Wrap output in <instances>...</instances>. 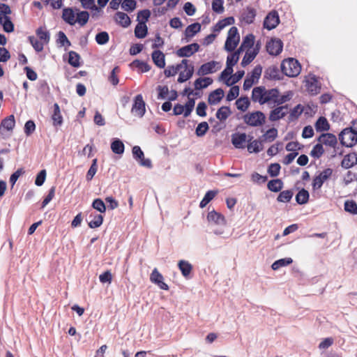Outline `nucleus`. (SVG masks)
<instances>
[{
  "mask_svg": "<svg viewBox=\"0 0 357 357\" xmlns=\"http://www.w3.org/2000/svg\"><path fill=\"white\" fill-rule=\"evenodd\" d=\"M279 90L276 88L266 89L264 86H256L252 89L251 99L254 102L262 105H270L278 96Z\"/></svg>",
  "mask_w": 357,
  "mask_h": 357,
  "instance_id": "f257e3e1",
  "label": "nucleus"
},
{
  "mask_svg": "<svg viewBox=\"0 0 357 357\" xmlns=\"http://www.w3.org/2000/svg\"><path fill=\"white\" fill-rule=\"evenodd\" d=\"M207 220L212 232L223 238H227L229 236L225 231L226 221L225 217L220 213L212 210L207 215Z\"/></svg>",
  "mask_w": 357,
  "mask_h": 357,
  "instance_id": "f03ea898",
  "label": "nucleus"
},
{
  "mask_svg": "<svg viewBox=\"0 0 357 357\" xmlns=\"http://www.w3.org/2000/svg\"><path fill=\"white\" fill-rule=\"evenodd\" d=\"M301 67L298 61L294 58L283 60L281 63L282 73L286 76L294 77L301 73Z\"/></svg>",
  "mask_w": 357,
  "mask_h": 357,
  "instance_id": "7ed1b4c3",
  "label": "nucleus"
},
{
  "mask_svg": "<svg viewBox=\"0 0 357 357\" xmlns=\"http://www.w3.org/2000/svg\"><path fill=\"white\" fill-rule=\"evenodd\" d=\"M356 128H347L344 129L339 135L340 143L347 147H351L357 143V131Z\"/></svg>",
  "mask_w": 357,
  "mask_h": 357,
  "instance_id": "20e7f679",
  "label": "nucleus"
},
{
  "mask_svg": "<svg viewBox=\"0 0 357 357\" xmlns=\"http://www.w3.org/2000/svg\"><path fill=\"white\" fill-rule=\"evenodd\" d=\"M243 121L252 127H259L263 126L266 122V116L261 111L248 112L243 115Z\"/></svg>",
  "mask_w": 357,
  "mask_h": 357,
  "instance_id": "39448f33",
  "label": "nucleus"
},
{
  "mask_svg": "<svg viewBox=\"0 0 357 357\" xmlns=\"http://www.w3.org/2000/svg\"><path fill=\"white\" fill-rule=\"evenodd\" d=\"M240 37L238 33V29L236 26H232L228 31L227 38L225 44V49L227 52H232L236 47L239 43Z\"/></svg>",
  "mask_w": 357,
  "mask_h": 357,
  "instance_id": "423d86ee",
  "label": "nucleus"
},
{
  "mask_svg": "<svg viewBox=\"0 0 357 357\" xmlns=\"http://www.w3.org/2000/svg\"><path fill=\"white\" fill-rule=\"evenodd\" d=\"M133 158L137 160L139 165L151 169L153 167L152 162L149 158H145L144 154L139 146H133L132 149Z\"/></svg>",
  "mask_w": 357,
  "mask_h": 357,
  "instance_id": "0eeeda50",
  "label": "nucleus"
},
{
  "mask_svg": "<svg viewBox=\"0 0 357 357\" xmlns=\"http://www.w3.org/2000/svg\"><path fill=\"white\" fill-rule=\"evenodd\" d=\"M145 112V102L143 100L142 96L141 94H138L135 98L131 112L135 116L142 117L144 115Z\"/></svg>",
  "mask_w": 357,
  "mask_h": 357,
  "instance_id": "6e6552de",
  "label": "nucleus"
},
{
  "mask_svg": "<svg viewBox=\"0 0 357 357\" xmlns=\"http://www.w3.org/2000/svg\"><path fill=\"white\" fill-rule=\"evenodd\" d=\"M266 47L269 54L277 56L282 51L283 43L280 39L271 38L266 43Z\"/></svg>",
  "mask_w": 357,
  "mask_h": 357,
  "instance_id": "1a4fd4ad",
  "label": "nucleus"
},
{
  "mask_svg": "<svg viewBox=\"0 0 357 357\" xmlns=\"http://www.w3.org/2000/svg\"><path fill=\"white\" fill-rule=\"evenodd\" d=\"M333 170L327 168L323 170L320 174L315 176L312 181V188L314 190H318L321 188L323 183L332 175Z\"/></svg>",
  "mask_w": 357,
  "mask_h": 357,
  "instance_id": "9d476101",
  "label": "nucleus"
},
{
  "mask_svg": "<svg viewBox=\"0 0 357 357\" xmlns=\"http://www.w3.org/2000/svg\"><path fill=\"white\" fill-rule=\"evenodd\" d=\"M199 50V45L194 43L178 49L176 54L179 57H190Z\"/></svg>",
  "mask_w": 357,
  "mask_h": 357,
  "instance_id": "9b49d317",
  "label": "nucleus"
},
{
  "mask_svg": "<svg viewBox=\"0 0 357 357\" xmlns=\"http://www.w3.org/2000/svg\"><path fill=\"white\" fill-rule=\"evenodd\" d=\"M219 63L215 61H209L202 64L198 69L197 74L199 76H204L208 74L215 73L220 68Z\"/></svg>",
  "mask_w": 357,
  "mask_h": 357,
  "instance_id": "f8f14e48",
  "label": "nucleus"
},
{
  "mask_svg": "<svg viewBox=\"0 0 357 357\" xmlns=\"http://www.w3.org/2000/svg\"><path fill=\"white\" fill-rule=\"evenodd\" d=\"M288 105H279L272 109L269 114V120L271 121H276L283 119L288 113Z\"/></svg>",
  "mask_w": 357,
  "mask_h": 357,
  "instance_id": "ddd939ff",
  "label": "nucleus"
},
{
  "mask_svg": "<svg viewBox=\"0 0 357 357\" xmlns=\"http://www.w3.org/2000/svg\"><path fill=\"white\" fill-rule=\"evenodd\" d=\"M280 22V19L278 13L275 11L271 12L265 17L264 21V27L268 30L275 29Z\"/></svg>",
  "mask_w": 357,
  "mask_h": 357,
  "instance_id": "4468645a",
  "label": "nucleus"
},
{
  "mask_svg": "<svg viewBox=\"0 0 357 357\" xmlns=\"http://www.w3.org/2000/svg\"><path fill=\"white\" fill-rule=\"evenodd\" d=\"M305 86L311 95H317L320 92L321 84L315 76L310 77L306 80Z\"/></svg>",
  "mask_w": 357,
  "mask_h": 357,
  "instance_id": "2eb2a0df",
  "label": "nucleus"
},
{
  "mask_svg": "<svg viewBox=\"0 0 357 357\" xmlns=\"http://www.w3.org/2000/svg\"><path fill=\"white\" fill-rule=\"evenodd\" d=\"M282 73L277 66H271L264 72V78L269 80H280L282 78Z\"/></svg>",
  "mask_w": 357,
  "mask_h": 357,
  "instance_id": "dca6fc26",
  "label": "nucleus"
},
{
  "mask_svg": "<svg viewBox=\"0 0 357 357\" xmlns=\"http://www.w3.org/2000/svg\"><path fill=\"white\" fill-rule=\"evenodd\" d=\"M150 280L153 283L156 284L161 289H164V290L169 289L168 285L165 282H163L162 275L158 272V271L156 268H155L153 270V271L150 275Z\"/></svg>",
  "mask_w": 357,
  "mask_h": 357,
  "instance_id": "f3484780",
  "label": "nucleus"
},
{
  "mask_svg": "<svg viewBox=\"0 0 357 357\" xmlns=\"http://www.w3.org/2000/svg\"><path fill=\"white\" fill-rule=\"evenodd\" d=\"M200 30L201 24L198 22H195L188 26L184 32L186 42H189L190 38L199 33Z\"/></svg>",
  "mask_w": 357,
  "mask_h": 357,
  "instance_id": "a211bd4d",
  "label": "nucleus"
},
{
  "mask_svg": "<svg viewBox=\"0 0 357 357\" xmlns=\"http://www.w3.org/2000/svg\"><path fill=\"white\" fill-rule=\"evenodd\" d=\"M318 141L331 147H335L337 142L335 135L331 133L321 134L318 138Z\"/></svg>",
  "mask_w": 357,
  "mask_h": 357,
  "instance_id": "6ab92c4d",
  "label": "nucleus"
},
{
  "mask_svg": "<svg viewBox=\"0 0 357 357\" xmlns=\"http://www.w3.org/2000/svg\"><path fill=\"white\" fill-rule=\"evenodd\" d=\"M224 96V91L219 88L211 92L208 95V102L210 105L218 104Z\"/></svg>",
  "mask_w": 357,
  "mask_h": 357,
  "instance_id": "aec40b11",
  "label": "nucleus"
},
{
  "mask_svg": "<svg viewBox=\"0 0 357 357\" xmlns=\"http://www.w3.org/2000/svg\"><path fill=\"white\" fill-rule=\"evenodd\" d=\"M357 164V154L351 153L346 155L342 160L341 165L344 169H349Z\"/></svg>",
  "mask_w": 357,
  "mask_h": 357,
  "instance_id": "412c9836",
  "label": "nucleus"
},
{
  "mask_svg": "<svg viewBox=\"0 0 357 357\" xmlns=\"http://www.w3.org/2000/svg\"><path fill=\"white\" fill-rule=\"evenodd\" d=\"M152 60L155 65L160 68H163L165 66V56L160 50H154L152 53Z\"/></svg>",
  "mask_w": 357,
  "mask_h": 357,
  "instance_id": "4be33fe9",
  "label": "nucleus"
},
{
  "mask_svg": "<svg viewBox=\"0 0 357 357\" xmlns=\"http://www.w3.org/2000/svg\"><path fill=\"white\" fill-rule=\"evenodd\" d=\"M247 140L245 133H234L231 135V143L236 149L243 148V144Z\"/></svg>",
  "mask_w": 357,
  "mask_h": 357,
  "instance_id": "5701e85b",
  "label": "nucleus"
},
{
  "mask_svg": "<svg viewBox=\"0 0 357 357\" xmlns=\"http://www.w3.org/2000/svg\"><path fill=\"white\" fill-rule=\"evenodd\" d=\"M0 24L5 32L11 33L14 31V24L8 15L0 14Z\"/></svg>",
  "mask_w": 357,
  "mask_h": 357,
  "instance_id": "b1692460",
  "label": "nucleus"
},
{
  "mask_svg": "<svg viewBox=\"0 0 357 357\" xmlns=\"http://www.w3.org/2000/svg\"><path fill=\"white\" fill-rule=\"evenodd\" d=\"M89 227L92 229L99 227L103 222V216L101 214L91 213L89 216Z\"/></svg>",
  "mask_w": 357,
  "mask_h": 357,
  "instance_id": "393cba45",
  "label": "nucleus"
},
{
  "mask_svg": "<svg viewBox=\"0 0 357 357\" xmlns=\"http://www.w3.org/2000/svg\"><path fill=\"white\" fill-rule=\"evenodd\" d=\"M263 139L260 137L259 139H255L250 142L248 146V151L249 153H259L263 150Z\"/></svg>",
  "mask_w": 357,
  "mask_h": 357,
  "instance_id": "a878e982",
  "label": "nucleus"
},
{
  "mask_svg": "<svg viewBox=\"0 0 357 357\" xmlns=\"http://www.w3.org/2000/svg\"><path fill=\"white\" fill-rule=\"evenodd\" d=\"M115 20L121 26L126 28L130 26L131 20L129 16L123 12H117L115 15Z\"/></svg>",
  "mask_w": 357,
  "mask_h": 357,
  "instance_id": "bb28decb",
  "label": "nucleus"
},
{
  "mask_svg": "<svg viewBox=\"0 0 357 357\" xmlns=\"http://www.w3.org/2000/svg\"><path fill=\"white\" fill-rule=\"evenodd\" d=\"M75 13L72 8H66L63 10L62 18L70 25H74L76 23Z\"/></svg>",
  "mask_w": 357,
  "mask_h": 357,
  "instance_id": "cd10ccee",
  "label": "nucleus"
},
{
  "mask_svg": "<svg viewBox=\"0 0 357 357\" xmlns=\"http://www.w3.org/2000/svg\"><path fill=\"white\" fill-rule=\"evenodd\" d=\"M52 119L54 126H61L63 123V117L61 114L60 107L57 103L54 104V112Z\"/></svg>",
  "mask_w": 357,
  "mask_h": 357,
  "instance_id": "c85d7f7f",
  "label": "nucleus"
},
{
  "mask_svg": "<svg viewBox=\"0 0 357 357\" xmlns=\"http://www.w3.org/2000/svg\"><path fill=\"white\" fill-rule=\"evenodd\" d=\"M294 96V93L291 91H286L283 95L280 96V93L278 94V96L275 98L274 100V107L275 105L277 106H282V104L289 101Z\"/></svg>",
  "mask_w": 357,
  "mask_h": 357,
  "instance_id": "c756f323",
  "label": "nucleus"
},
{
  "mask_svg": "<svg viewBox=\"0 0 357 357\" xmlns=\"http://www.w3.org/2000/svg\"><path fill=\"white\" fill-rule=\"evenodd\" d=\"M194 73V66L190 65V68L187 70H184L183 71L180 72L178 77V83H183L186 82L187 80L190 79Z\"/></svg>",
  "mask_w": 357,
  "mask_h": 357,
  "instance_id": "7c9ffc66",
  "label": "nucleus"
},
{
  "mask_svg": "<svg viewBox=\"0 0 357 357\" xmlns=\"http://www.w3.org/2000/svg\"><path fill=\"white\" fill-rule=\"evenodd\" d=\"M15 125V121L14 116L10 115L8 117L5 118L2 120L1 125H0V130L3 128L6 129L8 131L13 130V128Z\"/></svg>",
  "mask_w": 357,
  "mask_h": 357,
  "instance_id": "2f4dec72",
  "label": "nucleus"
},
{
  "mask_svg": "<svg viewBox=\"0 0 357 357\" xmlns=\"http://www.w3.org/2000/svg\"><path fill=\"white\" fill-rule=\"evenodd\" d=\"M111 149L116 154H123L125 149L124 144L121 140L115 138L111 143Z\"/></svg>",
  "mask_w": 357,
  "mask_h": 357,
  "instance_id": "473e14b6",
  "label": "nucleus"
},
{
  "mask_svg": "<svg viewBox=\"0 0 357 357\" xmlns=\"http://www.w3.org/2000/svg\"><path fill=\"white\" fill-rule=\"evenodd\" d=\"M267 188L271 192H280L283 188V182L279 178L271 180L267 184Z\"/></svg>",
  "mask_w": 357,
  "mask_h": 357,
  "instance_id": "72a5a7b5",
  "label": "nucleus"
},
{
  "mask_svg": "<svg viewBox=\"0 0 357 357\" xmlns=\"http://www.w3.org/2000/svg\"><path fill=\"white\" fill-rule=\"evenodd\" d=\"M231 114L230 108L227 106H222L216 112L215 116L220 121H225Z\"/></svg>",
  "mask_w": 357,
  "mask_h": 357,
  "instance_id": "f704fd0d",
  "label": "nucleus"
},
{
  "mask_svg": "<svg viewBox=\"0 0 357 357\" xmlns=\"http://www.w3.org/2000/svg\"><path fill=\"white\" fill-rule=\"evenodd\" d=\"M330 128L327 119L324 117H319L315 123V129L317 132L327 131Z\"/></svg>",
  "mask_w": 357,
  "mask_h": 357,
  "instance_id": "c9c22d12",
  "label": "nucleus"
},
{
  "mask_svg": "<svg viewBox=\"0 0 357 357\" xmlns=\"http://www.w3.org/2000/svg\"><path fill=\"white\" fill-rule=\"evenodd\" d=\"M178 266L180 271H181L182 275L184 277L186 278L190 274L192 266L188 261L181 260L178 261Z\"/></svg>",
  "mask_w": 357,
  "mask_h": 357,
  "instance_id": "e433bc0d",
  "label": "nucleus"
},
{
  "mask_svg": "<svg viewBox=\"0 0 357 357\" xmlns=\"http://www.w3.org/2000/svg\"><path fill=\"white\" fill-rule=\"evenodd\" d=\"M257 54L258 52L256 50H248L242 59L241 66L245 67L255 59Z\"/></svg>",
  "mask_w": 357,
  "mask_h": 357,
  "instance_id": "4c0bfd02",
  "label": "nucleus"
},
{
  "mask_svg": "<svg viewBox=\"0 0 357 357\" xmlns=\"http://www.w3.org/2000/svg\"><path fill=\"white\" fill-rule=\"evenodd\" d=\"M309 192L305 189L303 188L296 195V201L298 204H305L309 200Z\"/></svg>",
  "mask_w": 357,
  "mask_h": 357,
  "instance_id": "58836bf2",
  "label": "nucleus"
},
{
  "mask_svg": "<svg viewBox=\"0 0 357 357\" xmlns=\"http://www.w3.org/2000/svg\"><path fill=\"white\" fill-rule=\"evenodd\" d=\"M250 105L249 98L247 96L241 97L236 101V105L238 109L245 112Z\"/></svg>",
  "mask_w": 357,
  "mask_h": 357,
  "instance_id": "ea45409f",
  "label": "nucleus"
},
{
  "mask_svg": "<svg viewBox=\"0 0 357 357\" xmlns=\"http://www.w3.org/2000/svg\"><path fill=\"white\" fill-rule=\"evenodd\" d=\"M278 137V130L275 128L268 129L261 138L264 142L267 141L271 142Z\"/></svg>",
  "mask_w": 357,
  "mask_h": 357,
  "instance_id": "a19ab883",
  "label": "nucleus"
},
{
  "mask_svg": "<svg viewBox=\"0 0 357 357\" xmlns=\"http://www.w3.org/2000/svg\"><path fill=\"white\" fill-rule=\"evenodd\" d=\"M148 33V28L146 25L143 24H137L135 28V36L137 38H144Z\"/></svg>",
  "mask_w": 357,
  "mask_h": 357,
  "instance_id": "79ce46f5",
  "label": "nucleus"
},
{
  "mask_svg": "<svg viewBox=\"0 0 357 357\" xmlns=\"http://www.w3.org/2000/svg\"><path fill=\"white\" fill-rule=\"evenodd\" d=\"M131 66L137 68L141 73H146L151 70V66L144 61L135 60L131 63Z\"/></svg>",
  "mask_w": 357,
  "mask_h": 357,
  "instance_id": "37998d69",
  "label": "nucleus"
},
{
  "mask_svg": "<svg viewBox=\"0 0 357 357\" xmlns=\"http://www.w3.org/2000/svg\"><path fill=\"white\" fill-rule=\"evenodd\" d=\"M293 260L291 258L286 257L275 261V262H273L271 267L273 270H278L281 267L291 264Z\"/></svg>",
  "mask_w": 357,
  "mask_h": 357,
  "instance_id": "c03bdc74",
  "label": "nucleus"
},
{
  "mask_svg": "<svg viewBox=\"0 0 357 357\" xmlns=\"http://www.w3.org/2000/svg\"><path fill=\"white\" fill-rule=\"evenodd\" d=\"M293 195V192L291 190H283L280 192L277 201L283 203L289 202L291 199Z\"/></svg>",
  "mask_w": 357,
  "mask_h": 357,
  "instance_id": "a18cd8bd",
  "label": "nucleus"
},
{
  "mask_svg": "<svg viewBox=\"0 0 357 357\" xmlns=\"http://www.w3.org/2000/svg\"><path fill=\"white\" fill-rule=\"evenodd\" d=\"M151 12L149 10L144 9L139 11L137 14V20L138 21V24H143V25H146V23L149 20L150 17Z\"/></svg>",
  "mask_w": 357,
  "mask_h": 357,
  "instance_id": "49530a36",
  "label": "nucleus"
},
{
  "mask_svg": "<svg viewBox=\"0 0 357 357\" xmlns=\"http://www.w3.org/2000/svg\"><path fill=\"white\" fill-rule=\"evenodd\" d=\"M245 75V71L244 70H238L231 77V78H228L226 81H225V84L227 86H231L236 83H237L240 79H241L243 78V77Z\"/></svg>",
  "mask_w": 357,
  "mask_h": 357,
  "instance_id": "de8ad7c7",
  "label": "nucleus"
},
{
  "mask_svg": "<svg viewBox=\"0 0 357 357\" xmlns=\"http://www.w3.org/2000/svg\"><path fill=\"white\" fill-rule=\"evenodd\" d=\"M89 18V13L87 11H80L77 14L75 21L82 26L87 23Z\"/></svg>",
  "mask_w": 357,
  "mask_h": 357,
  "instance_id": "09e8293b",
  "label": "nucleus"
},
{
  "mask_svg": "<svg viewBox=\"0 0 357 357\" xmlns=\"http://www.w3.org/2000/svg\"><path fill=\"white\" fill-rule=\"evenodd\" d=\"M79 59L80 56L77 52L74 51L69 52L68 63L70 65L76 68L79 67L80 66Z\"/></svg>",
  "mask_w": 357,
  "mask_h": 357,
  "instance_id": "8fccbe9b",
  "label": "nucleus"
},
{
  "mask_svg": "<svg viewBox=\"0 0 357 357\" xmlns=\"http://www.w3.org/2000/svg\"><path fill=\"white\" fill-rule=\"evenodd\" d=\"M36 35L40 40L45 43H48L50 41V33L44 28L40 27L36 30Z\"/></svg>",
  "mask_w": 357,
  "mask_h": 357,
  "instance_id": "3c124183",
  "label": "nucleus"
},
{
  "mask_svg": "<svg viewBox=\"0 0 357 357\" xmlns=\"http://www.w3.org/2000/svg\"><path fill=\"white\" fill-rule=\"evenodd\" d=\"M324 153V149L321 143L317 144L312 151H310V155L314 158H319Z\"/></svg>",
  "mask_w": 357,
  "mask_h": 357,
  "instance_id": "603ef678",
  "label": "nucleus"
},
{
  "mask_svg": "<svg viewBox=\"0 0 357 357\" xmlns=\"http://www.w3.org/2000/svg\"><path fill=\"white\" fill-rule=\"evenodd\" d=\"M209 129L207 122L204 121L198 124L195 130V134L197 137H203Z\"/></svg>",
  "mask_w": 357,
  "mask_h": 357,
  "instance_id": "864d4df0",
  "label": "nucleus"
},
{
  "mask_svg": "<svg viewBox=\"0 0 357 357\" xmlns=\"http://www.w3.org/2000/svg\"><path fill=\"white\" fill-rule=\"evenodd\" d=\"M57 44H59L61 47H69L71 45L70 40L63 31L58 33V38L56 40Z\"/></svg>",
  "mask_w": 357,
  "mask_h": 357,
  "instance_id": "5fc2aeb1",
  "label": "nucleus"
},
{
  "mask_svg": "<svg viewBox=\"0 0 357 357\" xmlns=\"http://www.w3.org/2000/svg\"><path fill=\"white\" fill-rule=\"evenodd\" d=\"M109 39V36L107 32L101 31L96 34V41L99 45H105L108 43Z\"/></svg>",
  "mask_w": 357,
  "mask_h": 357,
  "instance_id": "6e6d98bb",
  "label": "nucleus"
},
{
  "mask_svg": "<svg viewBox=\"0 0 357 357\" xmlns=\"http://www.w3.org/2000/svg\"><path fill=\"white\" fill-rule=\"evenodd\" d=\"M137 2L135 0H124L121 3V8L127 12H132L136 8Z\"/></svg>",
  "mask_w": 357,
  "mask_h": 357,
  "instance_id": "4d7b16f0",
  "label": "nucleus"
},
{
  "mask_svg": "<svg viewBox=\"0 0 357 357\" xmlns=\"http://www.w3.org/2000/svg\"><path fill=\"white\" fill-rule=\"evenodd\" d=\"M92 207L101 213L106 211L105 204L104 202L100 198H97L93 200L92 203Z\"/></svg>",
  "mask_w": 357,
  "mask_h": 357,
  "instance_id": "13d9d810",
  "label": "nucleus"
},
{
  "mask_svg": "<svg viewBox=\"0 0 357 357\" xmlns=\"http://www.w3.org/2000/svg\"><path fill=\"white\" fill-rule=\"evenodd\" d=\"M216 192L212 190L208 191L202 200L200 202L199 206L201 208L205 207L213 199V197L215 196Z\"/></svg>",
  "mask_w": 357,
  "mask_h": 357,
  "instance_id": "bf43d9fd",
  "label": "nucleus"
},
{
  "mask_svg": "<svg viewBox=\"0 0 357 357\" xmlns=\"http://www.w3.org/2000/svg\"><path fill=\"white\" fill-rule=\"evenodd\" d=\"M262 73V67L260 65L256 66L251 72L249 78L253 79L255 83H257Z\"/></svg>",
  "mask_w": 357,
  "mask_h": 357,
  "instance_id": "052dcab7",
  "label": "nucleus"
},
{
  "mask_svg": "<svg viewBox=\"0 0 357 357\" xmlns=\"http://www.w3.org/2000/svg\"><path fill=\"white\" fill-rule=\"evenodd\" d=\"M97 169H98L97 159L95 158V159L93 160L92 164H91L89 169L87 172V174H86V178L87 181H91L93 178V177L94 176V175L97 172Z\"/></svg>",
  "mask_w": 357,
  "mask_h": 357,
  "instance_id": "680f3d73",
  "label": "nucleus"
},
{
  "mask_svg": "<svg viewBox=\"0 0 357 357\" xmlns=\"http://www.w3.org/2000/svg\"><path fill=\"white\" fill-rule=\"evenodd\" d=\"M29 40L30 43L31 44V45L33 46V47L34 48V50L37 52H40L43 51V43L40 42L36 37L29 36Z\"/></svg>",
  "mask_w": 357,
  "mask_h": 357,
  "instance_id": "e2e57ef3",
  "label": "nucleus"
},
{
  "mask_svg": "<svg viewBox=\"0 0 357 357\" xmlns=\"http://www.w3.org/2000/svg\"><path fill=\"white\" fill-rule=\"evenodd\" d=\"M195 99L188 98V100L184 105L185 107V113L184 117H188L190 115L195 107Z\"/></svg>",
  "mask_w": 357,
  "mask_h": 357,
  "instance_id": "0e129e2a",
  "label": "nucleus"
},
{
  "mask_svg": "<svg viewBox=\"0 0 357 357\" xmlns=\"http://www.w3.org/2000/svg\"><path fill=\"white\" fill-rule=\"evenodd\" d=\"M120 72V68L119 66L114 67L112 70L111 71V73L109 76V81L111 82L112 84L114 86H116L119 83V78L117 77V73Z\"/></svg>",
  "mask_w": 357,
  "mask_h": 357,
  "instance_id": "69168bd1",
  "label": "nucleus"
},
{
  "mask_svg": "<svg viewBox=\"0 0 357 357\" xmlns=\"http://www.w3.org/2000/svg\"><path fill=\"white\" fill-rule=\"evenodd\" d=\"M344 210L351 214H357V204L354 201H346L344 202Z\"/></svg>",
  "mask_w": 357,
  "mask_h": 357,
  "instance_id": "338daca9",
  "label": "nucleus"
},
{
  "mask_svg": "<svg viewBox=\"0 0 357 357\" xmlns=\"http://www.w3.org/2000/svg\"><path fill=\"white\" fill-rule=\"evenodd\" d=\"M280 165L278 163H272L268 168V173L271 176L275 177L279 175L280 170Z\"/></svg>",
  "mask_w": 357,
  "mask_h": 357,
  "instance_id": "774afa93",
  "label": "nucleus"
}]
</instances>
